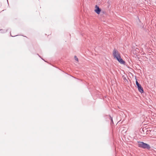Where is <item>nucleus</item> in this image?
Instances as JSON below:
<instances>
[{
  "label": "nucleus",
  "mask_w": 156,
  "mask_h": 156,
  "mask_svg": "<svg viewBox=\"0 0 156 156\" xmlns=\"http://www.w3.org/2000/svg\"><path fill=\"white\" fill-rule=\"evenodd\" d=\"M120 64H124L125 62L121 58V57L116 59Z\"/></svg>",
  "instance_id": "nucleus-5"
},
{
  "label": "nucleus",
  "mask_w": 156,
  "mask_h": 156,
  "mask_svg": "<svg viewBox=\"0 0 156 156\" xmlns=\"http://www.w3.org/2000/svg\"><path fill=\"white\" fill-rule=\"evenodd\" d=\"M110 118H111V120H112V122H113V120H112V117H110Z\"/></svg>",
  "instance_id": "nucleus-8"
},
{
  "label": "nucleus",
  "mask_w": 156,
  "mask_h": 156,
  "mask_svg": "<svg viewBox=\"0 0 156 156\" xmlns=\"http://www.w3.org/2000/svg\"><path fill=\"white\" fill-rule=\"evenodd\" d=\"M74 58L75 60L77 61V62H78V59L76 56H75Z\"/></svg>",
  "instance_id": "nucleus-6"
},
{
  "label": "nucleus",
  "mask_w": 156,
  "mask_h": 156,
  "mask_svg": "<svg viewBox=\"0 0 156 156\" xmlns=\"http://www.w3.org/2000/svg\"><path fill=\"white\" fill-rule=\"evenodd\" d=\"M113 55L114 58L117 59L121 57L120 54L117 50L115 49L113 51Z\"/></svg>",
  "instance_id": "nucleus-2"
},
{
  "label": "nucleus",
  "mask_w": 156,
  "mask_h": 156,
  "mask_svg": "<svg viewBox=\"0 0 156 156\" xmlns=\"http://www.w3.org/2000/svg\"><path fill=\"white\" fill-rule=\"evenodd\" d=\"M133 51L132 50V51H133V53H134V51H135L136 50L135 49H133Z\"/></svg>",
  "instance_id": "nucleus-7"
},
{
  "label": "nucleus",
  "mask_w": 156,
  "mask_h": 156,
  "mask_svg": "<svg viewBox=\"0 0 156 156\" xmlns=\"http://www.w3.org/2000/svg\"><path fill=\"white\" fill-rule=\"evenodd\" d=\"M138 146L143 149H149L151 148L148 144L144 143L143 142H138Z\"/></svg>",
  "instance_id": "nucleus-1"
},
{
  "label": "nucleus",
  "mask_w": 156,
  "mask_h": 156,
  "mask_svg": "<svg viewBox=\"0 0 156 156\" xmlns=\"http://www.w3.org/2000/svg\"><path fill=\"white\" fill-rule=\"evenodd\" d=\"M136 83L139 91L141 93H143L144 90L143 88L142 87L141 85L139 84L137 80H136Z\"/></svg>",
  "instance_id": "nucleus-3"
},
{
  "label": "nucleus",
  "mask_w": 156,
  "mask_h": 156,
  "mask_svg": "<svg viewBox=\"0 0 156 156\" xmlns=\"http://www.w3.org/2000/svg\"><path fill=\"white\" fill-rule=\"evenodd\" d=\"M95 8L96 9H95V12L98 14H99L100 13V12L101 11V9H100L98 6L97 5H96L95 6Z\"/></svg>",
  "instance_id": "nucleus-4"
}]
</instances>
